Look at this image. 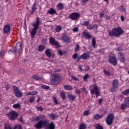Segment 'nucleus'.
Wrapping results in <instances>:
<instances>
[{
    "mask_svg": "<svg viewBox=\"0 0 129 129\" xmlns=\"http://www.w3.org/2000/svg\"><path fill=\"white\" fill-rule=\"evenodd\" d=\"M44 129H55V124L53 122L50 123H46V125L44 126Z\"/></svg>",
    "mask_w": 129,
    "mask_h": 129,
    "instance_id": "nucleus-13",
    "label": "nucleus"
},
{
    "mask_svg": "<svg viewBox=\"0 0 129 129\" xmlns=\"http://www.w3.org/2000/svg\"><path fill=\"white\" fill-rule=\"evenodd\" d=\"M7 115L10 120L15 121V120L17 119L18 115V113L16 112V111H11L7 114Z\"/></svg>",
    "mask_w": 129,
    "mask_h": 129,
    "instance_id": "nucleus-6",
    "label": "nucleus"
},
{
    "mask_svg": "<svg viewBox=\"0 0 129 129\" xmlns=\"http://www.w3.org/2000/svg\"><path fill=\"white\" fill-rule=\"evenodd\" d=\"M13 108H15L16 109L18 108H21V105L19 103L15 104L13 105Z\"/></svg>",
    "mask_w": 129,
    "mask_h": 129,
    "instance_id": "nucleus-36",
    "label": "nucleus"
},
{
    "mask_svg": "<svg viewBox=\"0 0 129 129\" xmlns=\"http://www.w3.org/2000/svg\"><path fill=\"white\" fill-rule=\"evenodd\" d=\"M124 103L126 104L127 107H129V99L127 97L124 99Z\"/></svg>",
    "mask_w": 129,
    "mask_h": 129,
    "instance_id": "nucleus-39",
    "label": "nucleus"
},
{
    "mask_svg": "<svg viewBox=\"0 0 129 129\" xmlns=\"http://www.w3.org/2000/svg\"><path fill=\"white\" fill-rule=\"evenodd\" d=\"M32 78L36 81H41V80L43 79V77L38 76L37 75H34L32 77Z\"/></svg>",
    "mask_w": 129,
    "mask_h": 129,
    "instance_id": "nucleus-25",
    "label": "nucleus"
},
{
    "mask_svg": "<svg viewBox=\"0 0 129 129\" xmlns=\"http://www.w3.org/2000/svg\"><path fill=\"white\" fill-rule=\"evenodd\" d=\"M81 15H80V13L74 12L70 14L68 18L72 21H77V20H78L79 18H81Z\"/></svg>",
    "mask_w": 129,
    "mask_h": 129,
    "instance_id": "nucleus-9",
    "label": "nucleus"
},
{
    "mask_svg": "<svg viewBox=\"0 0 129 129\" xmlns=\"http://www.w3.org/2000/svg\"><path fill=\"white\" fill-rule=\"evenodd\" d=\"M22 52V43L18 42L13 49H10L9 51V54L13 53V54H19Z\"/></svg>",
    "mask_w": 129,
    "mask_h": 129,
    "instance_id": "nucleus-4",
    "label": "nucleus"
},
{
    "mask_svg": "<svg viewBox=\"0 0 129 129\" xmlns=\"http://www.w3.org/2000/svg\"><path fill=\"white\" fill-rule=\"evenodd\" d=\"M4 128L5 129H12V127H11V126H10V125L5 124L4 125Z\"/></svg>",
    "mask_w": 129,
    "mask_h": 129,
    "instance_id": "nucleus-51",
    "label": "nucleus"
},
{
    "mask_svg": "<svg viewBox=\"0 0 129 129\" xmlns=\"http://www.w3.org/2000/svg\"><path fill=\"white\" fill-rule=\"evenodd\" d=\"M49 43L50 45H54L55 46L56 48H59L60 47V44H59V42L56 41L54 38L50 37L49 38Z\"/></svg>",
    "mask_w": 129,
    "mask_h": 129,
    "instance_id": "nucleus-12",
    "label": "nucleus"
},
{
    "mask_svg": "<svg viewBox=\"0 0 129 129\" xmlns=\"http://www.w3.org/2000/svg\"><path fill=\"white\" fill-rule=\"evenodd\" d=\"M108 62L110 64L113 65V66H116L117 65V59L116 57L114 55H109L108 58Z\"/></svg>",
    "mask_w": 129,
    "mask_h": 129,
    "instance_id": "nucleus-11",
    "label": "nucleus"
},
{
    "mask_svg": "<svg viewBox=\"0 0 129 129\" xmlns=\"http://www.w3.org/2000/svg\"><path fill=\"white\" fill-rule=\"evenodd\" d=\"M89 115V110H86L84 112V115L87 116Z\"/></svg>",
    "mask_w": 129,
    "mask_h": 129,
    "instance_id": "nucleus-54",
    "label": "nucleus"
},
{
    "mask_svg": "<svg viewBox=\"0 0 129 129\" xmlns=\"http://www.w3.org/2000/svg\"><path fill=\"white\" fill-rule=\"evenodd\" d=\"M81 25L82 26H85L86 27H87L88 25H89V21L82 22Z\"/></svg>",
    "mask_w": 129,
    "mask_h": 129,
    "instance_id": "nucleus-40",
    "label": "nucleus"
},
{
    "mask_svg": "<svg viewBox=\"0 0 129 129\" xmlns=\"http://www.w3.org/2000/svg\"><path fill=\"white\" fill-rule=\"evenodd\" d=\"M103 116V114L99 115L98 114H95L93 115V118L95 119V120H98L100 119V118H102Z\"/></svg>",
    "mask_w": 129,
    "mask_h": 129,
    "instance_id": "nucleus-20",
    "label": "nucleus"
},
{
    "mask_svg": "<svg viewBox=\"0 0 129 129\" xmlns=\"http://www.w3.org/2000/svg\"><path fill=\"white\" fill-rule=\"evenodd\" d=\"M119 82L117 79H115L112 82V87L110 89L111 92H115L116 89L118 88Z\"/></svg>",
    "mask_w": 129,
    "mask_h": 129,
    "instance_id": "nucleus-8",
    "label": "nucleus"
},
{
    "mask_svg": "<svg viewBox=\"0 0 129 129\" xmlns=\"http://www.w3.org/2000/svg\"><path fill=\"white\" fill-rule=\"evenodd\" d=\"M99 18L101 19V18H103V16H104V13L103 12H102L99 14Z\"/></svg>",
    "mask_w": 129,
    "mask_h": 129,
    "instance_id": "nucleus-57",
    "label": "nucleus"
},
{
    "mask_svg": "<svg viewBox=\"0 0 129 129\" xmlns=\"http://www.w3.org/2000/svg\"><path fill=\"white\" fill-rule=\"evenodd\" d=\"M103 73H104L105 75H106V76H110V72H109V71H107L106 70H104Z\"/></svg>",
    "mask_w": 129,
    "mask_h": 129,
    "instance_id": "nucleus-43",
    "label": "nucleus"
},
{
    "mask_svg": "<svg viewBox=\"0 0 129 129\" xmlns=\"http://www.w3.org/2000/svg\"><path fill=\"white\" fill-rule=\"evenodd\" d=\"M45 49V46L43 45H40L38 47V50L39 52H42V51H43Z\"/></svg>",
    "mask_w": 129,
    "mask_h": 129,
    "instance_id": "nucleus-35",
    "label": "nucleus"
},
{
    "mask_svg": "<svg viewBox=\"0 0 129 129\" xmlns=\"http://www.w3.org/2000/svg\"><path fill=\"white\" fill-rule=\"evenodd\" d=\"M97 27H98V26L97 24H94L93 25L92 24H89L87 26V29H88V30H92V29H94V28L97 29Z\"/></svg>",
    "mask_w": 129,
    "mask_h": 129,
    "instance_id": "nucleus-22",
    "label": "nucleus"
},
{
    "mask_svg": "<svg viewBox=\"0 0 129 129\" xmlns=\"http://www.w3.org/2000/svg\"><path fill=\"white\" fill-rule=\"evenodd\" d=\"M96 44V41H95V38L93 37L92 40V46L93 48H95V45Z\"/></svg>",
    "mask_w": 129,
    "mask_h": 129,
    "instance_id": "nucleus-37",
    "label": "nucleus"
},
{
    "mask_svg": "<svg viewBox=\"0 0 129 129\" xmlns=\"http://www.w3.org/2000/svg\"><path fill=\"white\" fill-rule=\"evenodd\" d=\"M35 101V97L34 96H32L29 98V102L32 103V102H34Z\"/></svg>",
    "mask_w": 129,
    "mask_h": 129,
    "instance_id": "nucleus-49",
    "label": "nucleus"
},
{
    "mask_svg": "<svg viewBox=\"0 0 129 129\" xmlns=\"http://www.w3.org/2000/svg\"><path fill=\"white\" fill-rule=\"evenodd\" d=\"M26 96H29V95H33V94L31 92H28L26 94Z\"/></svg>",
    "mask_w": 129,
    "mask_h": 129,
    "instance_id": "nucleus-63",
    "label": "nucleus"
},
{
    "mask_svg": "<svg viewBox=\"0 0 129 129\" xmlns=\"http://www.w3.org/2000/svg\"><path fill=\"white\" fill-rule=\"evenodd\" d=\"M102 98H100L98 100V104H101V103H102Z\"/></svg>",
    "mask_w": 129,
    "mask_h": 129,
    "instance_id": "nucleus-61",
    "label": "nucleus"
},
{
    "mask_svg": "<svg viewBox=\"0 0 129 129\" xmlns=\"http://www.w3.org/2000/svg\"><path fill=\"white\" fill-rule=\"evenodd\" d=\"M79 48H80L79 45H77L75 49V52H77V51H79Z\"/></svg>",
    "mask_w": 129,
    "mask_h": 129,
    "instance_id": "nucleus-55",
    "label": "nucleus"
},
{
    "mask_svg": "<svg viewBox=\"0 0 129 129\" xmlns=\"http://www.w3.org/2000/svg\"><path fill=\"white\" fill-rule=\"evenodd\" d=\"M10 87H11V85H10V84H7L6 85L5 88L6 90H9Z\"/></svg>",
    "mask_w": 129,
    "mask_h": 129,
    "instance_id": "nucleus-56",
    "label": "nucleus"
},
{
    "mask_svg": "<svg viewBox=\"0 0 129 129\" xmlns=\"http://www.w3.org/2000/svg\"><path fill=\"white\" fill-rule=\"evenodd\" d=\"M123 34V30L121 28L117 27L116 28H113L111 31H108V36L109 37H119L121 35Z\"/></svg>",
    "mask_w": 129,
    "mask_h": 129,
    "instance_id": "nucleus-1",
    "label": "nucleus"
},
{
    "mask_svg": "<svg viewBox=\"0 0 129 129\" xmlns=\"http://www.w3.org/2000/svg\"><path fill=\"white\" fill-rule=\"evenodd\" d=\"M60 97L62 99H66V95H65V93L63 92H61L60 93Z\"/></svg>",
    "mask_w": 129,
    "mask_h": 129,
    "instance_id": "nucleus-42",
    "label": "nucleus"
},
{
    "mask_svg": "<svg viewBox=\"0 0 129 129\" xmlns=\"http://www.w3.org/2000/svg\"><path fill=\"white\" fill-rule=\"evenodd\" d=\"M90 90L91 95H93L95 94L96 97H98L100 95V92H99V88L96 84L90 86Z\"/></svg>",
    "mask_w": 129,
    "mask_h": 129,
    "instance_id": "nucleus-3",
    "label": "nucleus"
},
{
    "mask_svg": "<svg viewBox=\"0 0 129 129\" xmlns=\"http://www.w3.org/2000/svg\"><path fill=\"white\" fill-rule=\"evenodd\" d=\"M114 118V115L113 113H109L106 118V123L107 125H111L112 124V121H113V119Z\"/></svg>",
    "mask_w": 129,
    "mask_h": 129,
    "instance_id": "nucleus-7",
    "label": "nucleus"
},
{
    "mask_svg": "<svg viewBox=\"0 0 129 129\" xmlns=\"http://www.w3.org/2000/svg\"><path fill=\"white\" fill-rule=\"evenodd\" d=\"M13 129H23V126L21 125V124H16Z\"/></svg>",
    "mask_w": 129,
    "mask_h": 129,
    "instance_id": "nucleus-33",
    "label": "nucleus"
},
{
    "mask_svg": "<svg viewBox=\"0 0 129 129\" xmlns=\"http://www.w3.org/2000/svg\"><path fill=\"white\" fill-rule=\"evenodd\" d=\"M6 54V51L5 50H2L0 51V57H4Z\"/></svg>",
    "mask_w": 129,
    "mask_h": 129,
    "instance_id": "nucleus-45",
    "label": "nucleus"
},
{
    "mask_svg": "<svg viewBox=\"0 0 129 129\" xmlns=\"http://www.w3.org/2000/svg\"><path fill=\"white\" fill-rule=\"evenodd\" d=\"M83 36L86 39V40H89V39H90L91 38H93L92 35L90 34V33L87 32H84L83 33Z\"/></svg>",
    "mask_w": 129,
    "mask_h": 129,
    "instance_id": "nucleus-17",
    "label": "nucleus"
},
{
    "mask_svg": "<svg viewBox=\"0 0 129 129\" xmlns=\"http://www.w3.org/2000/svg\"><path fill=\"white\" fill-rule=\"evenodd\" d=\"M36 6H37V4L36 3V2H35L32 8H31V14L32 15H34V12H35V11H36L37 10V9L36 8Z\"/></svg>",
    "mask_w": 129,
    "mask_h": 129,
    "instance_id": "nucleus-27",
    "label": "nucleus"
},
{
    "mask_svg": "<svg viewBox=\"0 0 129 129\" xmlns=\"http://www.w3.org/2000/svg\"><path fill=\"white\" fill-rule=\"evenodd\" d=\"M87 125L84 123H81L78 129H86Z\"/></svg>",
    "mask_w": 129,
    "mask_h": 129,
    "instance_id": "nucleus-31",
    "label": "nucleus"
},
{
    "mask_svg": "<svg viewBox=\"0 0 129 129\" xmlns=\"http://www.w3.org/2000/svg\"><path fill=\"white\" fill-rule=\"evenodd\" d=\"M96 129H103V127H102V126L100 124H97Z\"/></svg>",
    "mask_w": 129,
    "mask_h": 129,
    "instance_id": "nucleus-50",
    "label": "nucleus"
},
{
    "mask_svg": "<svg viewBox=\"0 0 129 129\" xmlns=\"http://www.w3.org/2000/svg\"><path fill=\"white\" fill-rule=\"evenodd\" d=\"M25 72V71L23 69H20L19 71H17V73H18V74H24Z\"/></svg>",
    "mask_w": 129,
    "mask_h": 129,
    "instance_id": "nucleus-44",
    "label": "nucleus"
},
{
    "mask_svg": "<svg viewBox=\"0 0 129 129\" xmlns=\"http://www.w3.org/2000/svg\"><path fill=\"white\" fill-rule=\"evenodd\" d=\"M61 30L62 27H61V26L60 25H57L55 28V32H56V33H59V32H60V31H61Z\"/></svg>",
    "mask_w": 129,
    "mask_h": 129,
    "instance_id": "nucleus-34",
    "label": "nucleus"
},
{
    "mask_svg": "<svg viewBox=\"0 0 129 129\" xmlns=\"http://www.w3.org/2000/svg\"><path fill=\"white\" fill-rule=\"evenodd\" d=\"M46 123H49V120H40L34 125V126L36 129H41L42 128V127L44 128V126L46 125Z\"/></svg>",
    "mask_w": 129,
    "mask_h": 129,
    "instance_id": "nucleus-5",
    "label": "nucleus"
},
{
    "mask_svg": "<svg viewBox=\"0 0 129 129\" xmlns=\"http://www.w3.org/2000/svg\"><path fill=\"white\" fill-rule=\"evenodd\" d=\"M119 11L120 12H125V8H124V7L123 6L121 5L119 8Z\"/></svg>",
    "mask_w": 129,
    "mask_h": 129,
    "instance_id": "nucleus-41",
    "label": "nucleus"
},
{
    "mask_svg": "<svg viewBox=\"0 0 129 129\" xmlns=\"http://www.w3.org/2000/svg\"><path fill=\"white\" fill-rule=\"evenodd\" d=\"M78 69L81 72L83 71V70H82V66L81 65H79L78 66Z\"/></svg>",
    "mask_w": 129,
    "mask_h": 129,
    "instance_id": "nucleus-62",
    "label": "nucleus"
},
{
    "mask_svg": "<svg viewBox=\"0 0 129 129\" xmlns=\"http://www.w3.org/2000/svg\"><path fill=\"white\" fill-rule=\"evenodd\" d=\"M88 78H89V76L88 74H86L83 77L84 81H85V80H86V79H88Z\"/></svg>",
    "mask_w": 129,
    "mask_h": 129,
    "instance_id": "nucleus-52",
    "label": "nucleus"
},
{
    "mask_svg": "<svg viewBox=\"0 0 129 129\" xmlns=\"http://www.w3.org/2000/svg\"><path fill=\"white\" fill-rule=\"evenodd\" d=\"M3 31L5 34L10 33V31H11V25L9 24L6 25L3 28Z\"/></svg>",
    "mask_w": 129,
    "mask_h": 129,
    "instance_id": "nucleus-14",
    "label": "nucleus"
},
{
    "mask_svg": "<svg viewBox=\"0 0 129 129\" xmlns=\"http://www.w3.org/2000/svg\"><path fill=\"white\" fill-rule=\"evenodd\" d=\"M59 78V77L57 76L53 75L52 76L50 81L52 83H54V82H56V81H58Z\"/></svg>",
    "mask_w": 129,
    "mask_h": 129,
    "instance_id": "nucleus-21",
    "label": "nucleus"
},
{
    "mask_svg": "<svg viewBox=\"0 0 129 129\" xmlns=\"http://www.w3.org/2000/svg\"><path fill=\"white\" fill-rule=\"evenodd\" d=\"M73 59H74V60H75L77 59L76 61L77 62H79V61H80V60H81V59H82V58L81 57V55H80V56H78V54H77V53H75L72 56Z\"/></svg>",
    "mask_w": 129,
    "mask_h": 129,
    "instance_id": "nucleus-18",
    "label": "nucleus"
},
{
    "mask_svg": "<svg viewBox=\"0 0 129 129\" xmlns=\"http://www.w3.org/2000/svg\"><path fill=\"white\" fill-rule=\"evenodd\" d=\"M37 110L39 111V110H40V111H43V110L44 109L42 107H36Z\"/></svg>",
    "mask_w": 129,
    "mask_h": 129,
    "instance_id": "nucleus-58",
    "label": "nucleus"
},
{
    "mask_svg": "<svg viewBox=\"0 0 129 129\" xmlns=\"http://www.w3.org/2000/svg\"><path fill=\"white\" fill-rule=\"evenodd\" d=\"M123 94H124V95H129V89L125 90L123 92Z\"/></svg>",
    "mask_w": 129,
    "mask_h": 129,
    "instance_id": "nucleus-48",
    "label": "nucleus"
},
{
    "mask_svg": "<svg viewBox=\"0 0 129 129\" xmlns=\"http://www.w3.org/2000/svg\"><path fill=\"white\" fill-rule=\"evenodd\" d=\"M41 87L42 89H46V90H48L49 89V88H50V87L45 85H42L41 86Z\"/></svg>",
    "mask_w": 129,
    "mask_h": 129,
    "instance_id": "nucleus-46",
    "label": "nucleus"
},
{
    "mask_svg": "<svg viewBox=\"0 0 129 129\" xmlns=\"http://www.w3.org/2000/svg\"><path fill=\"white\" fill-rule=\"evenodd\" d=\"M118 57L121 63H124L125 62V58H124V54L122 52L118 53Z\"/></svg>",
    "mask_w": 129,
    "mask_h": 129,
    "instance_id": "nucleus-16",
    "label": "nucleus"
},
{
    "mask_svg": "<svg viewBox=\"0 0 129 129\" xmlns=\"http://www.w3.org/2000/svg\"><path fill=\"white\" fill-rule=\"evenodd\" d=\"M48 14L49 15H54V14H56V11L54 10V8H50L48 11Z\"/></svg>",
    "mask_w": 129,
    "mask_h": 129,
    "instance_id": "nucleus-29",
    "label": "nucleus"
},
{
    "mask_svg": "<svg viewBox=\"0 0 129 129\" xmlns=\"http://www.w3.org/2000/svg\"><path fill=\"white\" fill-rule=\"evenodd\" d=\"M48 116H49V117L52 119H54L56 118V115H55L54 113L49 114Z\"/></svg>",
    "mask_w": 129,
    "mask_h": 129,
    "instance_id": "nucleus-38",
    "label": "nucleus"
},
{
    "mask_svg": "<svg viewBox=\"0 0 129 129\" xmlns=\"http://www.w3.org/2000/svg\"><path fill=\"white\" fill-rule=\"evenodd\" d=\"M48 42V39L46 38H43L42 39V44H44V45H46Z\"/></svg>",
    "mask_w": 129,
    "mask_h": 129,
    "instance_id": "nucleus-47",
    "label": "nucleus"
},
{
    "mask_svg": "<svg viewBox=\"0 0 129 129\" xmlns=\"http://www.w3.org/2000/svg\"><path fill=\"white\" fill-rule=\"evenodd\" d=\"M56 9L58 11H62L64 9V4L63 3H58L56 6Z\"/></svg>",
    "mask_w": 129,
    "mask_h": 129,
    "instance_id": "nucleus-23",
    "label": "nucleus"
},
{
    "mask_svg": "<svg viewBox=\"0 0 129 129\" xmlns=\"http://www.w3.org/2000/svg\"><path fill=\"white\" fill-rule=\"evenodd\" d=\"M126 107H127V106L126 105V104L125 103L121 104L120 107V109H121V110H123L124 109H125Z\"/></svg>",
    "mask_w": 129,
    "mask_h": 129,
    "instance_id": "nucleus-32",
    "label": "nucleus"
},
{
    "mask_svg": "<svg viewBox=\"0 0 129 129\" xmlns=\"http://www.w3.org/2000/svg\"><path fill=\"white\" fill-rule=\"evenodd\" d=\"M32 93V95H37L38 94V91H34L33 92H31Z\"/></svg>",
    "mask_w": 129,
    "mask_h": 129,
    "instance_id": "nucleus-60",
    "label": "nucleus"
},
{
    "mask_svg": "<svg viewBox=\"0 0 129 129\" xmlns=\"http://www.w3.org/2000/svg\"><path fill=\"white\" fill-rule=\"evenodd\" d=\"M81 57L83 60H86V59L89 57V53H84L83 54L81 55Z\"/></svg>",
    "mask_w": 129,
    "mask_h": 129,
    "instance_id": "nucleus-26",
    "label": "nucleus"
},
{
    "mask_svg": "<svg viewBox=\"0 0 129 129\" xmlns=\"http://www.w3.org/2000/svg\"><path fill=\"white\" fill-rule=\"evenodd\" d=\"M73 32H74V33H76V32H78V28L77 27H75L74 28V29H73Z\"/></svg>",
    "mask_w": 129,
    "mask_h": 129,
    "instance_id": "nucleus-59",
    "label": "nucleus"
},
{
    "mask_svg": "<svg viewBox=\"0 0 129 129\" xmlns=\"http://www.w3.org/2000/svg\"><path fill=\"white\" fill-rule=\"evenodd\" d=\"M53 102L55 105H58V101H57V99H56L55 97H53Z\"/></svg>",
    "mask_w": 129,
    "mask_h": 129,
    "instance_id": "nucleus-53",
    "label": "nucleus"
},
{
    "mask_svg": "<svg viewBox=\"0 0 129 129\" xmlns=\"http://www.w3.org/2000/svg\"><path fill=\"white\" fill-rule=\"evenodd\" d=\"M63 87L65 90H69V91H70V90H72L73 89V87L69 85H64Z\"/></svg>",
    "mask_w": 129,
    "mask_h": 129,
    "instance_id": "nucleus-30",
    "label": "nucleus"
},
{
    "mask_svg": "<svg viewBox=\"0 0 129 129\" xmlns=\"http://www.w3.org/2000/svg\"><path fill=\"white\" fill-rule=\"evenodd\" d=\"M45 55L48 57V58H51L52 57V53H51V50L47 48L45 51Z\"/></svg>",
    "mask_w": 129,
    "mask_h": 129,
    "instance_id": "nucleus-24",
    "label": "nucleus"
},
{
    "mask_svg": "<svg viewBox=\"0 0 129 129\" xmlns=\"http://www.w3.org/2000/svg\"><path fill=\"white\" fill-rule=\"evenodd\" d=\"M68 98L69 100H71L72 101H73V100H75V98H76V96H75V95H74L69 94L68 96Z\"/></svg>",
    "mask_w": 129,
    "mask_h": 129,
    "instance_id": "nucleus-28",
    "label": "nucleus"
},
{
    "mask_svg": "<svg viewBox=\"0 0 129 129\" xmlns=\"http://www.w3.org/2000/svg\"><path fill=\"white\" fill-rule=\"evenodd\" d=\"M75 92L76 94H80V90H76Z\"/></svg>",
    "mask_w": 129,
    "mask_h": 129,
    "instance_id": "nucleus-64",
    "label": "nucleus"
},
{
    "mask_svg": "<svg viewBox=\"0 0 129 129\" xmlns=\"http://www.w3.org/2000/svg\"><path fill=\"white\" fill-rule=\"evenodd\" d=\"M14 93L16 97H22L23 96V92L20 90L19 88L16 86H13Z\"/></svg>",
    "mask_w": 129,
    "mask_h": 129,
    "instance_id": "nucleus-10",
    "label": "nucleus"
},
{
    "mask_svg": "<svg viewBox=\"0 0 129 129\" xmlns=\"http://www.w3.org/2000/svg\"><path fill=\"white\" fill-rule=\"evenodd\" d=\"M45 119H46V116L44 115H39L35 117V121H38L39 120H44Z\"/></svg>",
    "mask_w": 129,
    "mask_h": 129,
    "instance_id": "nucleus-19",
    "label": "nucleus"
},
{
    "mask_svg": "<svg viewBox=\"0 0 129 129\" xmlns=\"http://www.w3.org/2000/svg\"><path fill=\"white\" fill-rule=\"evenodd\" d=\"M32 26H33L34 28L30 31V33L32 39H34L37 33V30L38 29L39 26H40V18L39 17H37L35 22L32 24Z\"/></svg>",
    "mask_w": 129,
    "mask_h": 129,
    "instance_id": "nucleus-2",
    "label": "nucleus"
},
{
    "mask_svg": "<svg viewBox=\"0 0 129 129\" xmlns=\"http://www.w3.org/2000/svg\"><path fill=\"white\" fill-rule=\"evenodd\" d=\"M61 40L64 43H70L71 42V37H70L69 36L64 35L62 36Z\"/></svg>",
    "mask_w": 129,
    "mask_h": 129,
    "instance_id": "nucleus-15",
    "label": "nucleus"
}]
</instances>
